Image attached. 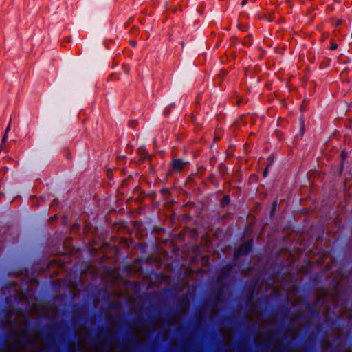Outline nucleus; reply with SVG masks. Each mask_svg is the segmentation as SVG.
<instances>
[{"instance_id":"1","label":"nucleus","mask_w":352,"mask_h":352,"mask_svg":"<svg viewBox=\"0 0 352 352\" xmlns=\"http://www.w3.org/2000/svg\"><path fill=\"white\" fill-rule=\"evenodd\" d=\"M25 344L34 345V341L30 338L29 334L25 331L21 332V338L16 339L9 346L8 349L11 351L17 352Z\"/></svg>"},{"instance_id":"2","label":"nucleus","mask_w":352,"mask_h":352,"mask_svg":"<svg viewBox=\"0 0 352 352\" xmlns=\"http://www.w3.org/2000/svg\"><path fill=\"white\" fill-rule=\"evenodd\" d=\"M187 296L184 295L179 300V307L172 313L167 318L166 324L168 327L173 326L182 317V313L185 311L186 306Z\"/></svg>"},{"instance_id":"3","label":"nucleus","mask_w":352,"mask_h":352,"mask_svg":"<svg viewBox=\"0 0 352 352\" xmlns=\"http://www.w3.org/2000/svg\"><path fill=\"white\" fill-rule=\"evenodd\" d=\"M253 246L252 239L243 243L234 252V257L238 258L241 256H245L250 253Z\"/></svg>"},{"instance_id":"4","label":"nucleus","mask_w":352,"mask_h":352,"mask_svg":"<svg viewBox=\"0 0 352 352\" xmlns=\"http://www.w3.org/2000/svg\"><path fill=\"white\" fill-rule=\"evenodd\" d=\"M188 164V162L184 161L182 159H174L170 163V173H180L182 172L186 166Z\"/></svg>"},{"instance_id":"5","label":"nucleus","mask_w":352,"mask_h":352,"mask_svg":"<svg viewBox=\"0 0 352 352\" xmlns=\"http://www.w3.org/2000/svg\"><path fill=\"white\" fill-rule=\"evenodd\" d=\"M234 265L232 264H227L223 266L219 271V276L217 278V282L220 283L227 278L231 274Z\"/></svg>"},{"instance_id":"6","label":"nucleus","mask_w":352,"mask_h":352,"mask_svg":"<svg viewBox=\"0 0 352 352\" xmlns=\"http://www.w3.org/2000/svg\"><path fill=\"white\" fill-rule=\"evenodd\" d=\"M319 302V298H316L315 303L311 304L310 302H307L305 305V309L307 311H308L309 313L312 314L314 316H320V311L316 307V303Z\"/></svg>"},{"instance_id":"7","label":"nucleus","mask_w":352,"mask_h":352,"mask_svg":"<svg viewBox=\"0 0 352 352\" xmlns=\"http://www.w3.org/2000/svg\"><path fill=\"white\" fill-rule=\"evenodd\" d=\"M274 334L273 331H267L259 334V338L263 343H268L270 341V337Z\"/></svg>"},{"instance_id":"8","label":"nucleus","mask_w":352,"mask_h":352,"mask_svg":"<svg viewBox=\"0 0 352 352\" xmlns=\"http://www.w3.org/2000/svg\"><path fill=\"white\" fill-rule=\"evenodd\" d=\"M340 294L339 289L337 287H334L331 292V298L333 304L338 305L339 303L338 297Z\"/></svg>"},{"instance_id":"9","label":"nucleus","mask_w":352,"mask_h":352,"mask_svg":"<svg viewBox=\"0 0 352 352\" xmlns=\"http://www.w3.org/2000/svg\"><path fill=\"white\" fill-rule=\"evenodd\" d=\"M10 127H11V123L10 122L6 129V131H5V133H4V135L3 137V139H2V141H1V144L0 145V151H2L3 150V146H4V144L7 141V139H8V133L9 132V131L10 130Z\"/></svg>"},{"instance_id":"10","label":"nucleus","mask_w":352,"mask_h":352,"mask_svg":"<svg viewBox=\"0 0 352 352\" xmlns=\"http://www.w3.org/2000/svg\"><path fill=\"white\" fill-rule=\"evenodd\" d=\"M21 312V309H8L4 314V316L7 318H10L14 314L17 313L19 314Z\"/></svg>"},{"instance_id":"11","label":"nucleus","mask_w":352,"mask_h":352,"mask_svg":"<svg viewBox=\"0 0 352 352\" xmlns=\"http://www.w3.org/2000/svg\"><path fill=\"white\" fill-rule=\"evenodd\" d=\"M252 43V35L250 34L245 37L242 41V44L246 46H250Z\"/></svg>"},{"instance_id":"12","label":"nucleus","mask_w":352,"mask_h":352,"mask_svg":"<svg viewBox=\"0 0 352 352\" xmlns=\"http://www.w3.org/2000/svg\"><path fill=\"white\" fill-rule=\"evenodd\" d=\"M138 152L143 160H146L149 157L148 153L146 152L144 148H140Z\"/></svg>"},{"instance_id":"13","label":"nucleus","mask_w":352,"mask_h":352,"mask_svg":"<svg viewBox=\"0 0 352 352\" xmlns=\"http://www.w3.org/2000/svg\"><path fill=\"white\" fill-rule=\"evenodd\" d=\"M121 304L119 301H111L109 302V306L111 308L118 309L120 307Z\"/></svg>"},{"instance_id":"14","label":"nucleus","mask_w":352,"mask_h":352,"mask_svg":"<svg viewBox=\"0 0 352 352\" xmlns=\"http://www.w3.org/2000/svg\"><path fill=\"white\" fill-rule=\"evenodd\" d=\"M236 27L241 31H245L248 28L247 23H236Z\"/></svg>"},{"instance_id":"15","label":"nucleus","mask_w":352,"mask_h":352,"mask_svg":"<svg viewBox=\"0 0 352 352\" xmlns=\"http://www.w3.org/2000/svg\"><path fill=\"white\" fill-rule=\"evenodd\" d=\"M294 316L296 320H299L304 316V313L302 311H299L296 312Z\"/></svg>"},{"instance_id":"16","label":"nucleus","mask_w":352,"mask_h":352,"mask_svg":"<svg viewBox=\"0 0 352 352\" xmlns=\"http://www.w3.org/2000/svg\"><path fill=\"white\" fill-rule=\"evenodd\" d=\"M229 202H230V197L228 195L224 196L223 198V201H222V205L223 206L227 205L229 204Z\"/></svg>"},{"instance_id":"17","label":"nucleus","mask_w":352,"mask_h":352,"mask_svg":"<svg viewBox=\"0 0 352 352\" xmlns=\"http://www.w3.org/2000/svg\"><path fill=\"white\" fill-rule=\"evenodd\" d=\"M338 48V45L333 41H331L330 43V49L332 50H335Z\"/></svg>"},{"instance_id":"18","label":"nucleus","mask_w":352,"mask_h":352,"mask_svg":"<svg viewBox=\"0 0 352 352\" xmlns=\"http://www.w3.org/2000/svg\"><path fill=\"white\" fill-rule=\"evenodd\" d=\"M251 2H254V0H250ZM248 0H242L241 2V5L242 6H245L248 3Z\"/></svg>"},{"instance_id":"19","label":"nucleus","mask_w":352,"mask_h":352,"mask_svg":"<svg viewBox=\"0 0 352 352\" xmlns=\"http://www.w3.org/2000/svg\"><path fill=\"white\" fill-rule=\"evenodd\" d=\"M46 340L50 342L53 341L54 339H53V337L51 335H47V337H46Z\"/></svg>"},{"instance_id":"20","label":"nucleus","mask_w":352,"mask_h":352,"mask_svg":"<svg viewBox=\"0 0 352 352\" xmlns=\"http://www.w3.org/2000/svg\"><path fill=\"white\" fill-rule=\"evenodd\" d=\"M268 167H269V165L267 166V167L265 168V169L263 171V175L264 177H266L267 175Z\"/></svg>"},{"instance_id":"21","label":"nucleus","mask_w":352,"mask_h":352,"mask_svg":"<svg viewBox=\"0 0 352 352\" xmlns=\"http://www.w3.org/2000/svg\"><path fill=\"white\" fill-rule=\"evenodd\" d=\"M276 206H277V202L274 201L273 204H272V211H274L276 209Z\"/></svg>"},{"instance_id":"22","label":"nucleus","mask_w":352,"mask_h":352,"mask_svg":"<svg viewBox=\"0 0 352 352\" xmlns=\"http://www.w3.org/2000/svg\"><path fill=\"white\" fill-rule=\"evenodd\" d=\"M289 330L290 332H292L294 334H296V330L294 328H289Z\"/></svg>"},{"instance_id":"23","label":"nucleus","mask_w":352,"mask_h":352,"mask_svg":"<svg viewBox=\"0 0 352 352\" xmlns=\"http://www.w3.org/2000/svg\"><path fill=\"white\" fill-rule=\"evenodd\" d=\"M346 152L344 151H342V153H341V155L342 157V158H344L346 157Z\"/></svg>"},{"instance_id":"24","label":"nucleus","mask_w":352,"mask_h":352,"mask_svg":"<svg viewBox=\"0 0 352 352\" xmlns=\"http://www.w3.org/2000/svg\"><path fill=\"white\" fill-rule=\"evenodd\" d=\"M127 351H128L127 347H124V348H122V349L120 350V352H127Z\"/></svg>"},{"instance_id":"25","label":"nucleus","mask_w":352,"mask_h":352,"mask_svg":"<svg viewBox=\"0 0 352 352\" xmlns=\"http://www.w3.org/2000/svg\"><path fill=\"white\" fill-rule=\"evenodd\" d=\"M18 322V320L17 319H14L13 320L11 321V323L13 324H15Z\"/></svg>"},{"instance_id":"26","label":"nucleus","mask_w":352,"mask_h":352,"mask_svg":"<svg viewBox=\"0 0 352 352\" xmlns=\"http://www.w3.org/2000/svg\"><path fill=\"white\" fill-rule=\"evenodd\" d=\"M220 294H221V292H220L217 294V298H219V296Z\"/></svg>"},{"instance_id":"27","label":"nucleus","mask_w":352,"mask_h":352,"mask_svg":"<svg viewBox=\"0 0 352 352\" xmlns=\"http://www.w3.org/2000/svg\"><path fill=\"white\" fill-rule=\"evenodd\" d=\"M337 22L340 23L342 22L341 20H338Z\"/></svg>"},{"instance_id":"28","label":"nucleus","mask_w":352,"mask_h":352,"mask_svg":"<svg viewBox=\"0 0 352 352\" xmlns=\"http://www.w3.org/2000/svg\"><path fill=\"white\" fill-rule=\"evenodd\" d=\"M62 265H63V263H60V264H59V266H62Z\"/></svg>"},{"instance_id":"29","label":"nucleus","mask_w":352,"mask_h":352,"mask_svg":"<svg viewBox=\"0 0 352 352\" xmlns=\"http://www.w3.org/2000/svg\"><path fill=\"white\" fill-rule=\"evenodd\" d=\"M243 349V346L242 345V346H241V349L242 350Z\"/></svg>"}]
</instances>
